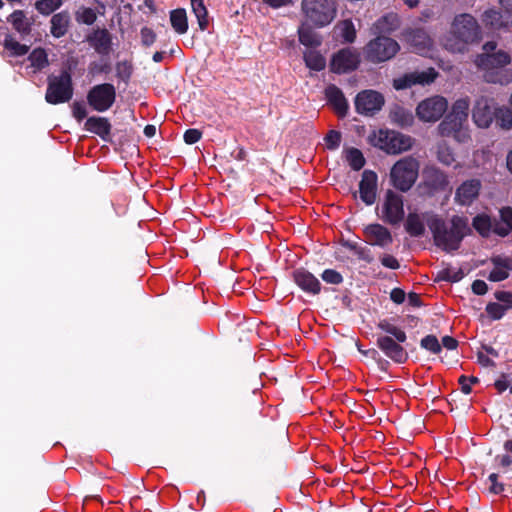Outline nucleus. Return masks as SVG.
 Returning <instances> with one entry per match:
<instances>
[{
	"label": "nucleus",
	"instance_id": "bf43d9fd",
	"mask_svg": "<svg viewBox=\"0 0 512 512\" xmlns=\"http://www.w3.org/2000/svg\"><path fill=\"white\" fill-rule=\"evenodd\" d=\"M495 298L504 303V307L507 309L512 307V293L507 291H498L495 293Z\"/></svg>",
	"mask_w": 512,
	"mask_h": 512
},
{
	"label": "nucleus",
	"instance_id": "e2e57ef3",
	"mask_svg": "<svg viewBox=\"0 0 512 512\" xmlns=\"http://www.w3.org/2000/svg\"><path fill=\"white\" fill-rule=\"evenodd\" d=\"M472 290L477 295H483L487 292V284L482 280H475L472 284Z\"/></svg>",
	"mask_w": 512,
	"mask_h": 512
},
{
	"label": "nucleus",
	"instance_id": "72a5a7b5",
	"mask_svg": "<svg viewBox=\"0 0 512 512\" xmlns=\"http://www.w3.org/2000/svg\"><path fill=\"white\" fill-rule=\"evenodd\" d=\"M70 17L68 13L61 12L55 14L51 19V33L53 36L62 37L68 29Z\"/></svg>",
	"mask_w": 512,
	"mask_h": 512
},
{
	"label": "nucleus",
	"instance_id": "473e14b6",
	"mask_svg": "<svg viewBox=\"0 0 512 512\" xmlns=\"http://www.w3.org/2000/svg\"><path fill=\"white\" fill-rule=\"evenodd\" d=\"M389 116L391 122L401 127L411 126L414 122L412 112L400 106L392 108Z\"/></svg>",
	"mask_w": 512,
	"mask_h": 512
},
{
	"label": "nucleus",
	"instance_id": "c756f323",
	"mask_svg": "<svg viewBox=\"0 0 512 512\" xmlns=\"http://www.w3.org/2000/svg\"><path fill=\"white\" fill-rule=\"evenodd\" d=\"M85 129L97 134L103 140H107L110 135L111 125L106 118L93 116L86 120Z\"/></svg>",
	"mask_w": 512,
	"mask_h": 512
},
{
	"label": "nucleus",
	"instance_id": "58836bf2",
	"mask_svg": "<svg viewBox=\"0 0 512 512\" xmlns=\"http://www.w3.org/2000/svg\"><path fill=\"white\" fill-rule=\"evenodd\" d=\"M469 106L470 103L468 98L458 99L453 103L452 109L448 115L454 119H458L467 123Z\"/></svg>",
	"mask_w": 512,
	"mask_h": 512
},
{
	"label": "nucleus",
	"instance_id": "f257e3e1",
	"mask_svg": "<svg viewBox=\"0 0 512 512\" xmlns=\"http://www.w3.org/2000/svg\"><path fill=\"white\" fill-rule=\"evenodd\" d=\"M482 50L483 52L475 57L474 64L484 81L500 85L511 83L512 72L505 69L512 61L510 53L497 49V43L494 41L485 43Z\"/></svg>",
	"mask_w": 512,
	"mask_h": 512
},
{
	"label": "nucleus",
	"instance_id": "c85d7f7f",
	"mask_svg": "<svg viewBox=\"0 0 512 512\" xmlns=\"http://www.w3.org/2000/svg\"><path fill=\"white\" fill-rule=\"evenodd\" d=\"M425 183L435 190L445 189L448 185L447 176L435 167H427L423 171Z\"/></svg>",
	"mask_w": 512,
	"mask_h": 512
},
{
	"label": "nucleus",
	"instance_id": "2eb2a0df",
	"mask_svg": "<svg viewBox=\"0 0 512 512\" xmlns=\"http://www.w3.org/2000/svg\"><path fill=\"white\" fill-rule=\"evenodd\" d=\"M438 131L441 136L453 137L458 142H467L470 139L468 124L447 115L439 124Z\"/></svg>",
	"mask_w": 512,
	"mask_h": 512
},
{
	"label": "nucleus",
	"instance_id": "2f4dec72",
	"mask_svg": "<svg viewBox=\"0 0 512 512\" xmlns=\"http://www.w3.org/2000/svg\"><path fill=\"white\" fill-rule=\"evenodd\" d=\"M303 23L298 29L299 41L306 47L316 48L321 45V36Z\"/></svg>",
	"mask_w": 512,
	"mask_h": 512
},
{
	"label": "nucleus",
	"instance_id": "13d9d810",
	"mask_svg": "<svg viewBox=\"0 0 512 512\" xmlns=\"http://www.w3.org/2000/svg\"><path fill=\"white\" fill-rule=\"evenodd\" d=\"M201 135L198 129H189L184 133V141L187 144H194L201 139Z\"/></svg>",
	"mask_w": 512,
	"mask_h": 512
},
{
	"label": "nucleus",
	"instance_id": "f8f14e48",
	"mask_svg": "<svg viewBox=\"0 0 512 512\" xmlns=\"http://www.w3.org/2000/svg\"><path fill=\"white\" fill-rule=\"evenodd\" d=\"M382 219L390 224H397L404 218L402 195L393 190L385 193L381 207Z\"/></svg>",
	"mask_w": 512,
	"mask_h": 512
},
{
	"label": "nucleus",
	"instance_id": "7c9ffc66",
	"mask_svg": "<svg viewBox=\"0 0 512 512\" xmlns=\"http://www.w3.org/2000/svg\"><path fill=\"white\" fill-rule=\"evenodd\" d=\"M170 23L177 34H185L188 31V17L184 8H177L170 12Z\"/></svg>",
	"mask_w": 512,
	"mask_h": 512
},
{
	"label": "nucleus",
	"instance_id": "a18cd8bd",
	"mask_svg": "<svg viewBox=\"0 0 512 512\" xmlns=\"http://www.w3.org/2000/svg\"><path fill=\"white\" fill-rule=\"evenodd\" d=\"M75 19L78 23L92 25L97 19V14L92 8L80 7L75 12Z\"/></svg>",
	"mask_w": 512,
	"mask_h": 512
},
{
	"label": "nucleus",
	"instance_id": "864d4df0",
	"mask_svg": "<svg viewBox=\"0 0 512 512\" xmlns=\"http://www.w3.org/2000/svg\"><path fill=\"white\" fill-rule=\"evenodd\" d=\"M322 279L330 284H340L343 281L341 274L333 269L325 270L322 273Z\"/></svg>",
	"mask_w": 512,
	"mask_h": 512
},
{
	"label": "nucleus",
	"instance_id": "423d86ee",
	"mask_svg": "<svg viewBox=\"0 0 512 512\" xmlns=\"http://www.w3.org/2000/svg\"><path fill=\"white\" fill-rule=\"evenodd\" d=\"M399 50L400 45L396 40L378 35L365 45L363 53L367 61L377 64L392 59Z\"/></svg>",
	"mask_w": 512,
	"mask_h": 512
},
{
	"label": "nucleus",
	"instance_id": "4d7b16f0",
	"mask_svg": "<svg viewBox=\"0 0 512 512\" xmlns=\"http://www.w3.org/2000/svg\"><path fill=\"white\" fill-rule=\"evenodd\" d=\"M141 39L145 46L152 45L156 40V34L147 27L141 29Z\"/></svg>",
	"mask_w": 512,
	"mask_h": 512
},
{
	"label": "nucleus",
	"instance_id": "9b49d317",
	"mask_svg": "<svg viewBox=\"0 0 512 512\" xmlns=\"http://www.w3.org/2000/svg\"><path fill=\"white\" fill-rule=\"evenodd\" d=\"M359 52L351 47L343 48L333 54L330 69L337 74H344L358 68L360 64Z\"/></svg>",
	"mask_w": 512,
	"mask_h": 512
},
{
	"label": "nucleus",
	"instance_id": "bb28decb",
	"mask_svg": "<svg viewBox=\"0 0 512 512\" xmlns=\"http://www.w3.org/2000/svg\"><path fill=\"white\" fill-rule=\"evenodd\" d=\"M483 21L493 29L512 27L511 14L506 13L505 15H502L500 12L493 9L485 11Z\"/></svg>",
	"mask_w": 512,
	"mask_h": 512
},
{
	"label": "nucleus",
	"instance_id": "a878e982",
	"mask_svg": "<svg viewBox=\"0 0 512 512\" xmlns=\"http://www.w3.org/2000/svg\"><path fill=\"white\" fill-rule=\"evenodd\" d=\"M493 268L489 273L488 279L493 282H499L509 277L512 270L511 260L508 258L496 257L492 259Z\"/></svg>",
	"mask_w": 512,
	"mask_h": 512
},
{
	"label": "nucleus",
	"instance_id": "dca6fc26",
	"mask_svg": "<svg viewBox=\"0 0 512 512\" xmlns=\"http://www.w3.org/2000/svg\"><path fill=\"white\" fill-rule=\"evenodd\" d=\"M402 36L403 41L410 46L412 51L422 55H427L431 51L432 40L423 29L405 30Z\"/></svg>",
	"mask_w": 512,
	"mask_h": 512
},
{
	"label": "nucleus",
	"instance_id": "ddd939ff",
	"mask_svg": "<svg viewBox=\"0 0 512 512\" xmlns=\"http://www.w3.org/2000/svg\"><path fill=\"white\" fill-rule=\"evenodd\" d=\"M384 105L383 96L374 90H364L357 94L355 108L359 114L372 116Z\"/></svg>",
	"mask_w": 512,
	"mask_h": 512
},
{
	"label": "nucleus",
	"instance_id": "052dcab7",
	"mask_svg": "<svg viewBox=\"0 0 512 512\" xmlns=\"http://www.w3.org/2000/svg\"><path fill=\"white\" fill-rule=\"evenodd\" d=\"M501 220L511 229L512 231V208L504 207L500 210Z\"/></svg>",
	"mask_w": 512,
	"mask_h": 512
},
{
	"label": "nucleus",
	"instance_id": "680f3d73",
	"mask_svg": "<svg viewBox=\"0 0 512 512\" xmlns=\"http://www.w3.org/2000/svg\"><path fill=\"white\" fill-rule=\"evenodd\" d=\"M381 263L383 266L390 268V269H397L399 268V262L398 260L392 256V255H384L381 257Z\"/></svg>",
	"mask_w": 512,
	"mask_h": 512
},
{
	"label": "nucleus",
	"instance_id": "a211bd4d",
	"mask_svg": "<svg viewBox=\"0 0 512 512\" xmlns=\"http://www.w3.org/2000/svg\"><path fill=\"white\" fill-rule=\"evenodd\" d=\"M402 342H398L390 336H378L377 345L379 349L390 359L397 363H404L408 354L406 350L401 346Z\"/></svg>",
	"mask_w": 512,
	"mask_h": 512
},
{
	"label": "nucleus",
	"instance_id": "b1692460",
	"mask_svg": "<svg viewBox=\"0 0 512 512\" xmlns=\"http://www.w3.org/2000/svg\"><path fill=\"white\" fill-rule=\"evenodd\" d=\"M400 19L396 13H388L381 16L372 26L374 34L384 35L390 34L398 29Z\"/></svg>",
	"mask_w": 512,
	"mask_h": 512
},
{
	"label": "nucleus",
	"instance_id": "0e129e2a",
	"mask_svg": "<svg viewBox=\"0 0 512 512\" xmlns=\"http://www.w3.org/2000/svg\"><path fill=\"white\" fill-rule=\"evenodd\" d=\"M457 345H458V342L453 337L445 336L442 338L441 347L443 346L447 350H454V349H456Z\"/></svg>",
	"mask_w": 512,
	"mask_h": 512
},
{
	"label": "nucleus",
	"instance_id": "393cba45",
	"mask_svg": "<svg viewBox=\"0 0 512 512\" xmlns=\"http://www.w3.org/2000/svg\"><path fill=\"white\" fill-rule=\"evenodd\" d=\"M325 95L328 102L334 107L335 111L344 116L348 110V103L342 91L335 85H329L325 89Z\"/></svg>",
	"mask_w": 512,
	"mask_h": 512
},
{
	"label": "nucleus",
	"instance_id": "f3484780",
	"mask_svg": "<svg viewBox=\"0 0 512 512\" xmlns=\"http://www.w3.org/2000/svg\"><path fill=\"white\" fill-rule=\"evenodd\" d=\"M496 106L487 98H479L472 109V120L479 128H488L494 120Z\"/></svg>",
	"mask_w": 512,
	"mask_h": 512
},
{
	"label": "nucleus",
	"instance_id": "a19ab883",
	"mask_svg": "<svg viewBox=\"0 0 512 512\" xmlns=\"http://www.w3.org/2000/svg\"><path fill=\"white\" fill-rule=\"evenodd\" d=\"M345 159L353 170H360L365 165V158L357 148L345 149Z\"/></svg>",
	"mask_w": 512,
	"mask_h": 512
},
{
	"label": "nucleus",
	"instance_id": "69168bd1",
	"mask_svg": "<svg viewBox=\"0 0 512 512\" xmlns=\"http://www.w3.org/2000/svg\"><path fill=\"white\" fill-rule=\"evenodd\" d=\"M390 297L395 303L400 304L405 299V293L403 290L395 288L391 291Z\"/></svg>",
	"mask_w": 512,
	"mask_h": 512
},
{
	"label": "nucleus",
	"instance_id": "c03bdc74",
	"mask_svg": "<svg viewBox=\"0 0 512 512\" xmlns=\"http://www.w3.org/2000/svg\"><path fill=\"white\" fill-rule=\"evenodd\" d=\"M4 47L6 50L10 52L12 56H22L25 55L29 47L23 44H20L15 39H13L11 36H6L4 40Z\"/></svg>",
	"mask_w": 512,
	"mask_h": 512
},
{
	"label": "nucleus",
	"instance_id": "0eeeda50",
	"mask_svg": "<svg viewBox=\"0 0 512 512\" xmlns=\"http://www.w3.org/2000/svg\"><path fill=\"white\" fill-rule=\"evenodd\" d=\"M47 82L45 99L49 104L56 105L71 100L73 85L71 75L67 70H63L59 75H50Z\"/></svg>",
	"mask_w": 512,
	"mask_h": 512
},
{
	"label": "nucleus",
	"instance_id": "6ab92c4d",
	"mask_svg": "<svg viewBox=\"0 0 512 512\" xmlns=\"http://www.w3.org/2000/svg\"><path fill=\"white\" fill-rule=\"evenodd\" d=\"M365 241L373 246L387 247L392 241L390 231L380 224H369L363 228Z\"/></svg>",
	"mask_w": 512,
	"mask_h": 512
},
{
	"label": "nucleus",
	"instance_id": "338daca9",
	"mask_svg": "<svg viewBox=\"0 0 512 512\" xmlns=\"http://www.w3.org/2000/svg\"><path fill=\"white\" fill-rule=\"evenodd\" d=\"M264 3L272 8H280L292 3V0H263Z\"/></svg>",
	"mask_w": 512,
	"mask_h": 512
},
{
	"label": "nucleus",
	"instance_id": "39448f33",
	"mask_svg": "<svg viewBox=\"0 0 512 512\" xmlns=\"http://www.w3.org/2000/svg\"><path fill=\"white\" fill-rule=\"evenodd\" d=\"M419 168V161L412 156L399 159L390 170L392 186L402 192L409 191L418 178Z\"/></svg>",
	"mask_w": 512,
	"mask_h": 512
},
{
	"label": "nucleus",
	"instance_id": "412c9836",
	"mask_svg": "<svg viewBox=\"0 0 512 512\" xmlns=\"http://www.w3.org/2000/svg\"><path fill=\"white\" fill-rule=\"evenodd\" d=\"M480 188L481 182L479 180H467L458 187L455 200L462 205H469L478 197Z\"/></svg>",
	"mask_w": 512,
	"mask_h": 512
},
{
	"label": "nucleus",
	"instance_id": "5701e85b",
	"mask_svg": "<svg viewBox=\"0 0 512 512\" xmlns=\"http://www.w3.org/2000/svg\"><path fill=\"white\" fill-rule=\"evenodd\" d=\"M294 280L296 284L305 292L318 294L321 284L319 280L306 270H297L294 272Z\"/></svg>",
	"mask_w": 512,
	"mask_h": 512
},
{
	"label": "nucleus",
	"instance_id": "37998d69",
	"mask_svg": "<svg viewBox=\"0 0 512 512\" xmlns=\"http://www.w3.org/2000/svg\"><path fill=\"white\" fill-rule=\"evenodd\" d=\"M378 326L382 331L388 334L387 336L396 339L398 342H405L407 339V336L402 329L389 323L388 321H381Z\"/></svg>",
	"mask_w": 512,
	"mask_h": 512
},
{
	"label": "nucleus",
	"instance_id": "4468645a",
	"mask_svg": "<svg viewBox=\"0 0 512 512\" xmlns=\"http://www.w3.org/2000/svg\"><path fill=\"white\" fill-rule=\"evenodd\" d=\"M437 76L433 68L423 71H413L406 73L393 81V87L396 90H403L412 87L413 85H426L432 83Z\"/></svg>",
	"mask_w": 512,
	"mask_h": 512
},
{
	"label": "nucleus",
	"instance_id": "cd10ccee",
	"mask_svg": "<svg viewBox=\"0 0 512 512\" xmlns=\"http://www.w3.org/2000/svg\"><path fill=\"white\" fill-rule=\"evenodd\" d=\"M427 216H435L434 214H416L410 213L407 217L405 228L406 231L413 237H420L425 232V224Z\"/></svg>",
	"mask_w": 512,
	"mask_h": 512
},
{
	"label": "nucleus",
	"instance_id": "f03ea898",
	"mask_svg": "<svg viewBox=\"0 0 512 512\" xmlns=\"http://www.w3.org/2000/svg\"><path fill=\"white\" fill-rule=\"evenodd\" d=\"M426 222L436 246L448 252L457 250L469 231L468 220L460 216H454L450 224H446L438 216H427Z\"/></svg>",
	"mask_w": 512,
	"mask_h": 512
},
{
	"label": "nucleus",
	"instance_id": "ea45409f",
	"mask_svg": "<svg viewBox=\"0 0 512 512\" xmlns=\"http://www.w3.org/2000/svg\"><path fill=\"white\" fill-rule=\"evenodd\" d=\"M9 20L19 33L28 34L30 32L31 22L22 11L13 12Z\"/></svg>",
	"mask_w": 512,
	"mask_h": 512
},
{
	"label": "nucleus",
	"instance_id": "9d476101",
	"mask_svg": "<svg viewBox=\"0 0 512 512\" xmlns=\"http://www.w3.org/2000/svg\"><path fill=\"white\" fill-rule=\"evenodd\" d=\"M448 108L447 100L442 96H433L421 101L416 107V115L423 122H436Z\"/></svg>",
	"mask_w": 512,
	"mask_h": 512
},
{
	"label": "nucleus",
	"instance_id": "f704fd0d",
	"mask_svg": "<svg viewBox=\"0 0 512 512\" xmlns=\"http://www.w3.org/2000/svg\"><path fill=\"white\" fill-rule=\"evenodd\" d=\"M191 10L195 15L199 29L204 31L209 25L208 11L204 5V0H190Z\"/></svg>",
	"mask_w": 512,
	"mask_h": 512
},
{
	"label": "nucleus",
	"instance_id": "4c0bfd02",
	"mask_svg": "<svg viewBox=\"0 0 512 512\" xmlns=\"http://www.w3.org/2000/svg\"><path fill=\"white\" fill-rule=\"evenodd\" d=\"M334 30L345 43H353L356 39V29L351 20L340 21Z\"/></svg>",
	"mask_w": 512,
	"mask_h": 512
},
{
	"label": "nucleus",
	"instance_id": "c9c22d12",
	"mask_svg": "<svg viewBox=\"0 0 512 512\" xmlns=\"http://www.w3.org/2000/svg\"><path fill=\"white\" fill-rule=\"evenodd\" d=\"M303 59L306 66L314 71H321L326 66V60L324 56L313 49H308L304 51Z\"/></svg>",
	"mask_w": 512,
	"mask_h": 512
},
{
	"label": "nucleus",
	"instance_id": "8fccbe9b",
	"mask_svg": "<svg viewBox=\"0 0 512 512\" xmlns=\"http://www.w3.org/2000/svg\"><path fill=\"white\" fill-rule=\"evenodd\" d=\"M507 310V307H504L503 304L497 302L489 303L486 306V312L494 320L501 319L505 315Z\"/></svg>",
	"mask_w": 512,
	"mask_h": 512
},
{
	"label": "nucleus",
	"instance_id": "6e6552de",
	"mask_svg": "<svg viewBox=\"0 0 512 512\" xmlns=\"http://www.w3.org/2000/svg\"><path fill=\"white\" fill-rule=\"evenodd\" d=\"M373 144L388 154H400L413 147L414 139L394 130H379Z\"/></svg>",
	"mask_w": 512,
	"mask_h": 512
},
{
	"label": "nucleus",
	"instance_id": "49530a36",
	"mask_svg": "<svg viewBox=\"0 0 512 512\" xmlns=\"http://www.w3.org/2000/svg\"><path fill=\"white\" fill-rule=\"evenodd\" d=\"M473 227L482 236H487L492 229L491 219L486 215H478L473 219Z\"/></svg>",
	"mask_w": 512,
	"mask_h": 512
},
{
	"label": "nucleus",
	"instance_id": "09e8293b",
	"mask_svg": "<svg viewBox=\"0 0 512 512\" xmlns=\"http://www.w3.org/2000/svg\"><path fill=\"white\" fill-rule=\"evenodd\" d=\"M62 3V0H40L36 3L37 10L45 15L55 11Z\"/></svg>",
	"mask_w": 512,
	"mask_h": 512
},
{
	"label": "nucleus",
	"instance_id": "e433bc0d",
	"mask_svg": "<svg viewBox=\"0 0 512 512\" xmlns=\"http://www.w3.org/2000/svg\"><path fill=\"white\" fill-rule=\"evenodd\" d=\"M494 120L496 126L502 130L512 129V110L507 106H497L495 109Z\"/></svg>",
	"mask_w": 512,
	"mask_h": 512
},
{
	"label": "nucleus",
	"instance_id": "3c124183",
	"mask_svg": "<svg viewBox=\"0 0 512 512\" xmlns=\"http://www.w3.org/2000/svg\"><path fill=\"white\" fill-rule=\"evenodd\" d=\"M421 347L432 352L439 353L441 351V344L434 335H428L421 340Z\"/></svg>",
	"mask_w": 512,
	"mask_h": 512
},
{
	"label": "nucleus",
	"instance_id": "aec40b11",
	"mask_svg": "<svg viewBox=\"0 0 512 512\" xmlns=\"http://www.w3.org/2000/svg\"><path fill=\"white\" fill-rule=\"evenodd\" d=\"M377 174L371 170H365L359 183V194L366 205H372L377 195Z\"/></svg>",
	"mask_w": 512,
	"mask_h": 512
},
{
	"label": "nucleus",
	"instance_id": "7ed1b4c3",
	"mask_svg": "<svg viewBox=\"0 0 512 512\" xmlns=\"http://www.w3.org/2000/svg\"><path fill=\"white\" fill-rule=\"evenodd\" d=\"M479 39L480 29L474 17L460 14L454 18L450 32L444 39V46L452 52L462 53L469 44L476 43Z\"/></svg>",
	"mask_w": 512,
	"mask_h": 512
},
{
	"label": "nucleus",
	"instance_id": "6e6d98bb",
	"mask_svg": "<svg viewBox=\"0 0 512 512\" xmlns=\"http://www.w3.org/2000/svg\"><path fill=\"white\" fill-rule=\"evenodd\" d=\"M72 114L79 122L87 116V109L83 103L74 102L72 105Z\"/></svg>",
	"mask_w": 512,
	"mask_h": 512
},
{
	"label": "nucleus",
	"instance_id": "79ce46f5",
	"mask_svg": "<svg viewBox=\"0 0 512 512\" xmlns=\"http://www.w3.org/2000/svg\"><path fill=\"white\" fill-rule=\"evenodd\" d=\"M31 63V67L34 69L33 72L42 70L48 65V58L45 50L41 48L34 49L28 57Z\"/></svg>",
	"mask_w": 512,
	"mask_h": 512
},
{
	"label": "nucleus",
	"instance_id": "de8ad7c7",
	"mask_svg": "<svg viewBox=\"0 0 512 512\" xmlns=\"http://www.w3.org/2000/svg\"><path fill=\"white\" fill-rule=\"evenodd\" d=\"M437 158L444 165H452L455 161L452 150L444 143L441 142L437 146Z\"/></svg>",
	"mask_w": 512,
	"mask_h": 512
},
{
	"label": "nucleus",
	"instance_id": "603ef678",
	"mask_svg": "<svg viewBox=\"0 0 512 512\" xmlns=\"http://www.w3.org/2000/svg\"><path fill=\"white\" fill-rule=\"evenodd\" d=\"M325 145L330 150H335L340 146L341 134L338 131L331 130L324 138Z\"/></svg>",
	"mask_w": 512,
	"mask_h": 512
},
{
	"label": "nucleus",
	"instance_id": "5fc2aeb1",
	"mask_svg": "<svg viewBox=\"0 0 512 512\" xmlns=\"http://www.w3.org/2000/svg\"><path fill=\"white\" fill-rule=\"evenodd\" d=\"M489 487L488 490L490 493L499 494L504 491V485L498 482V475L496 473H492L488 477Z\"/></svg>",
	"mask_w": 512,
	"mask_h": 512
},
{
	"label": "nucleus",
	"instance_id": "1a4fd4ad",
	"mask_svg": "<svg viewBox=\"0 0 512 512\" xmlns=\"http://www.w3.org/2000/svg\"><path fill=\"white\" fill-rule=\"evenodd\" d=\"M115 87L109 83L94 86L87 94L89 105L98 112L107 111L115 102Z\"/></svg>",
	"mask_w": 512,
	"mask_h": 512
},
{
	"label": "nucleus",
	"instance_id": "20e7f679",
	"mask_svg": "<svg viewBox=\"0 0 512 512\" xmlns=\"http://www.w3.org/2000/svg\"><path fill=\"white\" fill-rule=\"evenodd\" d=\"M301 11L307 24L324 27L336 17L337 3L335 0H302Z\"/></svg>",
	"mask_w": 512,
	"mask_h": 512
},
{
	"label": "nucleus",
	"instance_id": "774afa93",
	"mask_svg": "<svg viewBox=\"0 0 512 512\" xmlns=\"http://www.w3.org/2000/svg\"><path fill=\"white\" fill-rule=\"evenodd\" d=\"M459 383L461 385V390L464 394H469L471 392V385L468 382V377L462 375L459 378Z\"/></svg>",
	"mask_w": 512,
	"mask_h": 512
},
{
	"label": "nucleus",
	"instance_id": "4be33fe9",
	"mask_svg": "<svg viewBox=\"0 0 512 512\" xmlns=\"http://www.w3.org/2000/svg\"><path fill=\"white\" fill-rule=\"evenodd\" d=\"M87 40L99 54L106 55L111 50V35L106 29L93 31V33L87 37Z\"/></svg>",
	"mask_w": 512,
	"mask_h": 512
}]
</instances>
